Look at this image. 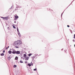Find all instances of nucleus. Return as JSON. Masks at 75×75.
<instances>
[{
	"label": "nucleus",
	"mask_w": 75,
	"mask_h": 75,
	"mask_svg": "<svg viewBox=\"0 0 75 75\" xmlns=\"http://www.w3.org/2000/svg\"><path fill=\"white\" fill-rule=\"evenodd\" d=\"M33 70L34 71H37V69H34Z\"/></svg>",
	"instance_id": "19"
},
{
	"label": "nucleus",
	"mask_w": 75,
	"mask_h": 75,
	"mask_svg": "<svg viewBox=\"0 0 75 75\" xmlns=\"http://www.w3.org/2000/svg\"><path fill=\"white\" fill-rule=\"evenodd\" d=\"M13 67L14 68H16L17 66L16 65H14Z\"/></svg>",
	"instance_id": "17"
},
{
	"label": "nucleus",
	"mask_w": 75,
	"mask_h": 75,
	"mask_svg": "<svg viewBox=\"0 0 75 75\" xmlns=\"http://www.w3.org/2000/svg\"><path fill=\"white\" fill-rule=\"evenodd\" d=\"M67 26L68 27H69V25H67Z\"/></svg>",
	"instance_id": "23"
},
{
	"label": "nucleus",
	"mask_w": 75,
	"mask_h": 75,
	"mask_svg": "<svg viewBox=\"0 0 75 75\" xmlns=\"http://www.w3.org/2000/svg\"><path fill=\"white\" fill-rule=\"evenodd\" d=\"M74 38H75V34H74Z\"/></svg>",
	"instance_id": "22"
},
{
	"label": "nucleus",
	"mask_w": 75,
	"mask_h": 75,
	"mask_svg": "<svg viewBox=\"0 0 75 75\" xmlns=\"http://www.w3.org/2000/svg\"><path fill=\"white\" fill-rule=\"evenodd\" d=\"M13 28H16V27H15V26H13Z\"/></svg>",
	"instance_id": "18"
},
{
	"label": "nucleus",
	"mask_w": 75,
	"mask_h": 75,
	"mask_svg": "<svg viewBox=\"0 0 75 75\" xmlns=\"http://www.w3.org/2000/svg\"><path fill=\"white\" fill-rule=\"evenodd\" d=\"M21 44V41L20 40H18L15 42L13 43V45L14 46H17L20 45Z\"/></svg>",
	"instance_id": "1"
},
{
	"label": "nucleus",
	"mask_w": 75,
	"mask_h": 75,
	"mask_svg": "<svg viewBox=\"0 0 75 75\" xmlns=\"http://www.w3.org/2000/svg\"><path fill=\"white\" fill-rule=\"evenodd\" d=\"M15 47L16 48H18V46H15Z\"/></svg>",
	"instance_id": "15"
},
{
	"label": "nucleus",
	"mask_w": 75,
	"mask_h": 75,
	"mask_svg": "<svg viewBox=\"0 0 75 75\" xmlns=\"http://www.w3.org/2000/svg\"><path fill=\"white\" fill-rule=\"evenodd\" d=\"M17 31L18 32V33H19V31L18 29V28H17Z\"/></svg>",
	"instance_id": "16"
},
{
	"label": "nucleus",
	"mask_w": 75,
	"mask_h": 75,
	"mask_svg": "<svg viewBox=\"0 0 75 75\" xmlns=\"http://www.w3.org/2000/svg\"><path fill=\"white\" fill-rule=\"evenodd\" d=\"M12 54H16V51L15 50H13L12 52Z\"/></svg>",
	"instance_id": "2"
},
{
	"label": "nucleus",
	"mask_w": 75,
	"mask_h": 75,
	"mask_svg": "<svg viewBox=\"0 0 75 75\" xmlns=\"http://www.w3.org/2000/svg\"><path fill=\"white\" fill-rule=\"evenodd\" d=\"M3 52L4 53L5 52V50H4L3 51Z\"/></svg>",
	"instance_id": "20"
},
{
	"label": "nucleus",
	"mask_w": 75,
	"mask_h": 75,
	"mask_svg": "<svg viewBox=\"0 0 75 75\" xmlns=\"http://www.w3.org/2000/svg\"><path fill=\"white\" fill-rule=\"evenodd\" d=\"M8 53L10 54H11L12 53V52L11 51H8Z\"/></svg>",
	"instance_id": "4"
},
{
	"label": "nucleus",
	"mask_w": 75,
	"mask_h": 75,
	"mask_svg": "<svg viewBox=\"0 0 75 75\" xmlns=\"http://www.w3.org/2000/svg\"><path fill=\"white\" fill-rule=\"evenodd\" d=\"M24 56V58H26V57H27V55H26V54H24V56Z\"/></svg>",
	"instance_id": "7"
},
{
	"label": "nucleus",
	"mask_w": 75,
	"mask_h": 75,
	"mask_svg": "<svg viewBox=\"0 0 75 75\" xmlns=\"http://www.w3.org/2000/svg\"><path fill=\"white\" fill-rule=\"evenodd\" d=\"M8 29L9 28V27H8Z\"/></svg>",
	"instance_id": "27"
},
{
	"label": "nucleus",
	"mask_w": 75,
	"mask_h": 75,
	"mask_svg": "<svg viewBox=\"0 0 75 75\" xmlns=\"http://www.w3.org/2000/svg\"><path fill=\"white\" fill-rule=\"evenodd\" d=\"M15 59H16V60H17V59H18V57H16V58H15Z\"/></svg>",
	"instance_id": "9"
},
{
	"label": "nucleus",
	"mask_w": 75,
	"mask_h": 75,
	"mask_svg": "<svg viewBox=\"0 0 75 75\" xmlns=\"http://www.w3.org/2000/svg\"><path fill=\"white\" fill-rule=\"evenodd\" d=\"M26 60H28V59H29V57H26Z\"/></svg>",
	"instance_id": "6"
},
{
	"label": "nucleus",
	"mask_w": 75,
	"mask_h": 75,
	"mask_svg": "<svg viewBox=\"0 0 75 75\" xmlns=\"http://www.w3.org/2000/svg\"><path fill=\"white\" fill-rule=\"evenodd\" d=\"M50 11H52V10H50Z\"/></svg>",
	"instance_id": "25"
},
{
	"label": "nucleus",
	"mask_w": 75,
	"mask_h": 75,
	"mask_svg": "<svg viewBox=\"0 0 75 75\" xmlns=\"http://www.w3.org/2000/svg\"><path fill=\"white\" fill-rule=\"evenodd\" d=\"M18 35L19 36V37H21V34H20V33L19 32L18 33Z\"/></svg>",
	"instance_id": "5"
},
{
	"label": "nucleus",
	"mask_w": 75,
	"mask_h": 75,
	"mask_svg": "<svg viewBox=\"0 0 75 75\" xmlns=\"http://www.w3.org/2000/svg\"><path fill=\"white\" fill-rule=\"evenodd\" d=\"M20 63H23V62L21 60L20 61Z\"/></svg>",
	"instance_id": "14"
},
{
	"label": "nucleus",
	"mask_w": 75,
	"mask_h": 75,
	"mask_svg": "<svg viewBox=\"0 0 75 75\" xmlns=\"http://www.w3.org/2000/svg\"><path fill=\"white\" fill-rule=\"evenodd\" d=\"M31 55H32V54H31V53H30L28 54V55L29 57H30Z\"/></svg>",
	"instance_id": "10"
},
{
	"label": "nucleus",
	"mask_w": 75,
	"mask_h": 75,
	"mask_svg": "<svg viewBox=\"0 0 75 75\" xmlns=\"http://www.w3.org/2000/svg\"><path fill=\"white\" fill-rule=\"evenodd\" d=\"M2 18H3V19H5V18H5L4 17H1Z\"/></svg>",
	"instance_id": "12"
},
{
	"label": "nucleus",
	"mask_w": 75,
	"mask_h": 75,
	"mask_svg": "<svg viewBox=\"0 0 75 75\" xmlns=\"http://www.w3.org/2000/svg\"><path fill=\"white\" fill-rule=\"evenodd\" d=\"M8 49V48L7 47H6V50H7Z\"/></svg>",
	"instance_id": "24"
},
{
	"label": "nucleus",
	"mask_w": 75,
	"mask_h": 75,
	"mask_svg": "<svg viewBox=\"0 0 75 75\" xmlns=\"http://www.w3.org/2000/svg\"><path fill=\"white\" fill-rule=\"evenodd\" d=\"M15 18H18V16H15Z\"/></svg>",
	"instance_id": "11"
},
{
	"label": "nucleus",
	"mask_w": 75,
	"mask_h": 75,
	"mask_svg": "<svg viewBox=\"0 0 75 75\" xmlns=\"http://www.w3.org/2000/svg\"><path fill=\"white\" fill-rule=\"evenodd\" d=\"M25 64H26V63H27V61H25Z\"/></svg>",
	"instance_id": "21"
},
{
	"label": "nucleus",
	"mask_w": 75,
	"mask_h": 75,
	"mask_svg": "<svg viewBox=\"0 0 75 75\" xmlns=\"http://www.w3.org/2000/svg\"><path fill=\"white\" fill-rule=\"evenodd\" d=\"M16 53L17 54H20V52L19 51H16Z\"/></svg>",
	"instance_id": "3"
},
{
	"label": "nucleus",
	"mask_w": 75,
	"mask_h": 75,
	"mask_svg": "<svg viewBox=\"0 0 75 75\" xmlns=\"http://www.w3.org/2000/svg\"><path fill=\"white\" fill-rule=\"evenodd\" d=\"M9 46H8V47H7V48H9Z\"/></svg>",
	"instance_id": "26"
},
{
	"label": "nucleus",
	"mask_w": 75,
	"mask_h": 75,
	"mask_svg": "<svg viewBox=\"0 0 75 75\" xmlns=\"http://www.w3.org/2000/svg\"><path fill=\"white\" fill-rule=\"evenodd\" d=\"M28 66H29V67H31V64H28Z\"/></svg>",
	"instance_id": "13"
},
{
	"label": "nucleus",
	"mask_w": 75,
	"mask_h": 75,
	"mask_svg": "<svg viewBox=\"0 0 75 75\" xmlns=\"http://www.w3.org/2000/svg\"><path fill=\"white\" fill-rule=\"evenodd\" d=\"M1 56H4V54L3 53H2L1 54Z\"/></svg>",
	"instance_id": "8"
},
{
	"label": "nucleus",
	"mask_w": 75,
	"mask_h": 75,
	"mask_svg": "<svg viewBox=\"0 0 75 75\" xmlns=\"http://www.w3.org/2000/svg\"><path fill=\"white\" fill-rule=\"evenodd\" d=\"M74 46H75V45H74Z\"/></svg>",
	"instance_id": "28"
}]
</instances>
